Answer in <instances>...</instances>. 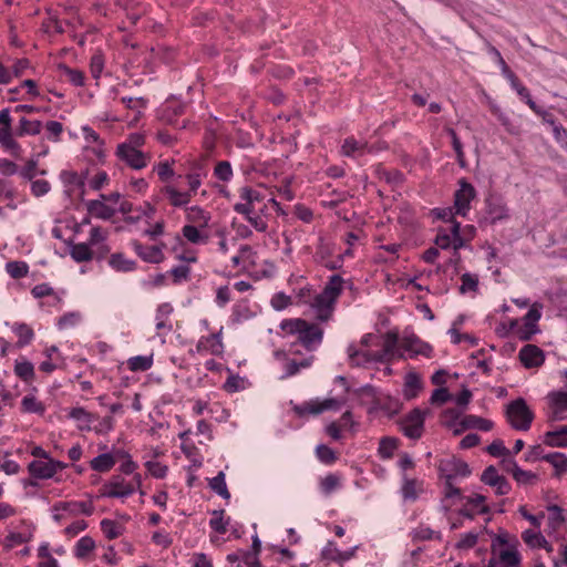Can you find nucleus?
<instances>
[{"instance_id": "f257e3e1", "label": "nucleus", "mask_w": 567, "mask_h": 567, "mask_svg": "<svg viewBox=\"0 0 567 567\" xmlns=\"http://www.w3.org/2000/svg\"><path fill=\"white\" fill-rule=\"evenodd\" d=\"M205 172L195 168L185 175L187 188L168 183L159 188L161 196L173 208H184L186 224L181 229L182 237L194 246L207 245L210 240L212 213L199 205L189 206L203 185Z\"/></svg>"}, {"instance_id": "f03ea898", "label": "nucleus", "mask_w": 567, "mask_h": 567, "mask_svg": "<svg viewBox=\"0 0 567 567\" xmlns=\"http://www.w3.org/2000/svg\"><path fill=\"white\" fill-rule=\"evenodd\" d=\"M344 288V279L339 275L329 277L321 292L311 296L310 289H301L299 298L308 305L315 318L319 322H328L334 312L338 298Z\"/></svg>"}, {"instance_id": "7ed1b4c3", "label": "nucleus", "mask_w": 567, "mask_h": 567, "mask_svg": "<svg viewBox=\"0 0 567 567\" xmlns=\"http://www.w3.org/2000/svg\"><path fill=\"white\" fill-rule=\"evenodd\" d=\"M279 328L285 336L297 337L308 351L316 350L323 339L322 328L301 318L285 319Z\"/></svg>"}, {"instance_id": "20e7f679", "label": "nucleus", "mask_w": 567, "mask_h": 567, "mask_svg": "<svg viewBox=\"0 0 567 567\" xmlns=\"http://www.w3.org/2000/svg\"><path fill=\"white\" fill-rule=\"evenodd\" d=\"M506 419L513 429L527 431L534 420V413L528 408L526 401L519 398L506 406Z\"/></svg>"}, {"instance_id": "39448f33", "label": "nucleus", "mask_w": 567, "mask_h": 567, "mask_svg": "<svg viewBox=\"0 0 567 567\" xmlns=\"http://www.w3.org/2000/svg\"><path fill=\"white\" fill-rule=\"evenodd\" d=\"M93 513L94 505L91 499L59 502L52 507V517L58 523L68 517H75L79 515L91 516Z\"/></svg>"}, {"instance_id": "423d86ee", "label": "nucleus", "mask_w": 567, "mask_h": 567, "mask_svg": "<svg viewBox=\"0 0 567 567\" xmlns=\"http://www.w3.org/2000/svg\"><path fill=\"white\" fill-rule=\"evenodd\" d=\"M0 145L14 157H20L22 154V147L13 138L12 118L9 109L0 111Z\"/></svg>"}, {"instance_id": "0eeeda50", "label": "nucleus", "mask_w": 567, "mask_h": 567, "mask_svg": "<svg viewBox=\"0 0 567 567\" xmlns=\"http://www.w3.org/2000/svg\"><path fill=\"white\" fill-rule=\"evenodd\" d=\"M435 245L441 249L452 248L454 251L466 246V239L461 236V224L456 220H452V225L449 228H439L435 237Z\"/></svg>"}, {"instance_id": "6e6552de", "label": "nucleus", "mask_w": 567, "mask_h": 567, "mask_svg": "<svg viewBox=\"0 0 567 567\" xmlns=\"http://www.w3.org/2000/svg\"><path fill=\"white\" fill-rule=\"evenodd\" d=\"M135 493L134 483H128L123 476L114 475L100 488V497L126 498Z\"/></svg>"}, {"instance_id": "1a4fd4ad", "label": "nucleus", "mask_w": 567, "mask_h": 567, "mask_svg": "<svg viewBox=\"0 0 567 567\" xmlns=\"http://www.w3.org/2000/svg\"><path fill=\"white\" fill-rule=\"evenodd\" d=\"M68 467V464L53 460H33L28 464L29 474L38 480H50L55 476L59 471Z\"/></svg>"}, {"instance_id": "9d476101", "label": "nucleus", "mask_w": 567, "mask_h": 567, "mask_svg": "<svg viewBox=\"0 0 567 567\" xmlns=\"http://www.w3.org/2000/svg\"><path fill=\"white\" fill-rule=\"evenodd\" d=\"M240 202L234 205V210L241 215L254 214L256 210L264 212V207L257 209V205L264 200L261 193L250 186H245L239 189Z\"/></svg>"}, {"instance_id": "9b49d317", "label": "nucleus", "mask_w": 567, "mask_h": 567, "mask_svg": "<svg viewBox=\"0 0 567 567\" xmlns=\"http://www.w3.org/2000/svg\"><path fill=\"white\" fill-rule=\"evenodd\" d=\"M115 156L126 166L135 171L145 168L151 161L150 154L122 144L116 146Z\"/></svg>"}, {"instance_id": "f8f14e48", "label": "nucleus", "mask_w": 567, "mask_h": 567, "mask_svg": "<svg viewBox=\"0 0 567 567\" xmlns=\"http://www.w3.org/2000/svg\"><path fill=\"white\" fill-rule=\"evenodd\" d=\"M342 403V401L334 398L324 399L322 401L317 399L305 402L300 405H293V412L300 417H306L309 415H319L324 411L339 410Z\"/></svg>"}, {"instance_id": "ddd939ff", "label": "nucleus", "mask_w": 567, "mask_h": 567, "mask_svg": "<svg viewBox=\"0 0 567 567\" xmlns=\"http://www.w3.org/2000/svg\"><path fill=\"white\" fill-rule=\"evenodd\" d=\"M458 189L454 194V214L466 217L471 209V202L476 197V190L472 184L462 178Z\"/></svg>"}, {"instance_id": "4468645a", "label": "nucleus", "mask_w": 567, "mask_h": 567, "mask_svg": "<svg viewBox=\"0 0 567 567\" xmlns=\"http://www.w3.org/2000/svg\"><path fill=\"white\" fill-rule=\"evenodd\" d=\"M275 355L278 360L282 361V378L293 377L297 373H299L300 370L308 369L309 367H311L315 359L313 355L296 358V353L289 355L281 351L276 352Z\"/></svg>"}, {"instance_id": "2eb2a0df", "label": "nucleus", "mask_w": 567, "mask_h": 567, "mask_svg": "<svg viewBox=\"0 0 567 567\" xmlns=\"http://www.w3.org/2000/svg\"><path fill=\"white\" fill-rule=\"evenodd\" d=\"M34 528L22 520L17 526L12 527L8 535L4 537L3 547L11 550L14 547L28 544L33 538Z\"/></svg>"}, {"instance_id": "dca6fc26", "label": "nucleus", "mask_w": 567, "mask_h": 567, "mask_svg": "<svg viewBox=\"0 0 567 567\" xmlns=\"http://www.w3.org/2000/svg\"><path fill=\"white\" fill-rule=\"evenodd\" d=\"M424 419L425 412L420 409H414L401 421V431L409 439H420L424 430Z\"/></svg>"}, {"instance_id": "f3484780", "label": "nucleus", "mask_w": 567, "mask_h": 567, "mask_svg": "<svg viewBox=\"0 0 567 567\" xmlns=\"http://www.w3.org/2000/svg\"><path fill=\"white\" fill-rule=\"evenodd\" d=\"M540 308L542 306L538 305V303H534L530 309L528 310V312L524 316L523 318V326H520L517 330H516V337L519 339V340H523V341H527V340H530L533 338V336H535L536 333L539 332V328H538V321L540 319Z\"/></svg>"}, {"instance_id": "a211bd4d", "label": "nucleus", "mask_w": 567, "mask_h": 567, "mask_svg": "<svg viewBox=\"0 0 567 567\" xmlns=\"http://www.w3.org/2000/svg\"><path fill=\"white\" fill-rule=\"evenodd\" d=\"M548 420L563 421L567 419V392L554 391L547 395Z\"/></svg>"}, {"instance_id": "6ab92c4d", "label": "nucleus", "mask_w": 567, "mask_h": 567, "mask_svg": "<svg viewBox=\"0 0 567 567\" xmlns=\"http://www.w3.org/2000/svg\"><path fill=\"white\" fill-rule=\"evenodd\" d=\"M481 480L484 484L495 487V493L499 496L506 495L511 491L508 481L498 474L494 466H488L484 470Z\"/></svg>"}, {"instance_id": "aec40b11", "label": "nucleus", "mask_w": 567, "mask_h": 567, "mask_svg": "<svg viewBox=\"0 0 567 567\" xmlns=\"http://www.w3.org/2000/svg\"><path fill=\"white\" fill-rule=\"evenodd\" d=\"M518 358L526 369H533L543 365L545 353L535 344H526L519 350Z\"/></svg>"}, {"instance_id": "412c9836", "label": "nucleus", "mask_w": 567, "mask_h": 567, "mask_svg": "<svg viewBox=\"0 0 567 567\" xmlns=\"http://www.w3.org/2000/svg\"><path fill=\"white\" fill-rule=\"evenodd\" d=\"M463 499L462 492L453 484V475H445L443 485V507L451 509Z\"/></svg>"}, {"instance_id": "4be33fe9", "label": "nucleus", "mask_w": 567, "mask_h": 567, "mask_svg": "<svg viewBox=\"0 0 567 567\" xmlns=\"http://www.w3.org/2000/svg\"><path fill=\"white\" fill-rule=\"evenodd\" d=\"M255 257L256 252L249 245H241L237 254L230 257L229 267L231 269H247L256 264Z\"/></svg>"}, {"instance_id": "5701e85b", "label": "nucleus", "mask_w": 567, "mask_h": 567, "mask_svg": "<svg viewBox=\"0 0 567 567\" xmlns=\"http://www.w3.org/2000/svg\"><path fill=\"white\" fill-rule=\"evenodd\" d=\"M198 353H210L219 355L224 351V344L221 341L220 332L212 333L207 337H202L196 346Z\"/></svg>"}, {"instance_id": "b1692460", "label": "nucleus", "mask_w": 567, "mask_h": 567, "mask_svg": "<svg viewBox=\"0 0 567 567\" xmlns=\"http://www.w3.org/2000/svg\"><path fill=\"white\" fill-rule=\"evenodd\" d=\"M508 217L506 205L498 198L489 197L486 200V220L491 224L503 220Z\"/></svg>"}, {"instance_id": "393cba45", "label": "nucleus", "mask_w": 567, "mask_h": 567, "mask_svg": "<svg viewBox=\"0 0 567 567\" xmlns=\"http://www.w3.org/2000/svg\"><path fill=\"white\" fill-rule=\"evenodd\" d=\"M109 230L106 228L93 226L90 230V236L86 244H89L91 249L95 247L97 251L103 256L110 251L109 246L105 244Z\"/></svg>"}, {"instance_id": "a878e982", "label": "nucleus", "mask_w": 567, "mask_h": 567, "mask_svg": "<svg viewBox=\"0 0 567 567\" xmlns=\"http://www.w3.org/2000/svg\"><path fill=\"white\" fill-rule=\"evenodd\" d=\"M370 152L371 150L367 142L355 140L354 137L346 138L340 150L341 155L347 157H358Z\"/></svg>"}, {"instance_id": "bb28decb", "label": "nucleus", "mask_w": 567, "mask_h": 567, "mask_svg": "<svg viewBox=\"0 0 567 567\" xmlns=\"http://www.w3.org/2000/svg\"><path fill=\"white\" fill-rule=\"evenodd\" d=\"M187 244L181 235L176 238V244L172 247V251L177 260L195 264L197 262L196 251L189 248Z\"/></svg>"}, {"instance_id": "cd10ccee", "label": "nucleus", "mask_w": 567, "mask_h": 567, "mask_svg": "<svg viewBox=\"0 0 567 567\" xmlns=\"http://www.w3.org/2000/svg\"><path fill=\"white\" fill-rule=\"evenodd\" d=\"M423 388V383L421 377L414 372L410 371L405 374L404 385H403V395L406 400H412L419 395Z\"/></svg>"}, {"instance_id": "c85d7f7f", "label": "nucleus", "mask_w": 567, "mask_h": 567, "mask_svg": "<svg viewBox=\"0 0 567 567\" xmlns=\"http://www.w3.org/2000/svg\"><path fill=\"white\" fill-rule=\"evenodd\" d=\"M68 416L78 422V427L81 431H90L92 430V423L96 420V416L84 408H72L68 412Z\"/></svg>"}, {"instance_id": "c756f323", "label": "nucleus", "mask_w": 567, "mask_h": 567, "mask_svg": "<svg viewBox=\"0 0 567 567\" xmlns=\"http://www.w3.org/2000/svg\"><path fill=\"white\" fill-rule=\"evenodd\" d=\"M87 212L100 219L109 220L115 215V209L106 204L101 197L100 199L86 203Z\"/></svg>"}, {"instance_id": "7c9ffc66", "label": "nucleus", "mask_w": 567, "mask_h": 567, "mask_svg": "<svg viewBox=\"0 0 567 567\" xmlns=\"http://www.w3.org/2000/svg\"><path fill=\"white\" fill-rule=\"evenodd\" d=\"M543 443L550 447H567V425L547 431L543 436Z\"/></svg>"}, {"instance_id": "2f4dec72", "label": "nucleus", "mask_w": 567, "mask_h": 567, "mask_svg": "<svg viewBox=\"0 0 567 567\" xmlns=\"http://www.w3.org/2000/svg\"><path fill=\"white\" fill-rule=\"evenodd\" d=\"M134 249L144 261L158 264L164 259V254L157 246H143L140 243H134Z\"/></svg>"}, {"instance_id": "473e14b6", "label": "nucleus", "mask_w": 567, "mask_h": 567, "mask_svg": "<svg viewBox=\"0 0 567 567\" xmlns=\"http://www.w3.org/2000/svg\"><path fill=\"white\" fill-rule=\"evenodd\" d=\"M466 504L472 506V511L463 509L461 514L468 518H473L475 514H487L489 507L486 505V497L481 494H474L466 498Z\"/></svg>"}, {"instance_id": "72a5a7b5", "label": "nucleus", "mask_w": 567, "mask_h": 567, "mask_svg": "<svg viewBox=\"0 0 567 567\" xmlns=\"http://www.w3.org/2000/svg\"><path fill=\"white\" fill-rule=\"evenodd\" d=\"M357 547H353L349 550L341 551L339 550L333 543H328V545L323 548L321 555L324 559L331 561H347L351 559L355 554Z\"/></svg>"}, {"instance_id": "f704fd0d", "label": "nucleus", "mask_w": 567, "mask_h": 567, "mask_svg": "<svg viewBox=\"0 0 567 567\" xmlns=\"http://www.w3.org/2000/svg\"><path fill=\"white\" fill-rule=\"evenodd\" d=\"M401 493L405 501H415L423 493V483L416 478L404 476Z\"/></svg>"}, {"instance_id": "c9c22d12", "label": "nucleus", "mask_w": 567, "mask_h": 567, "mask_svg": "<svg viewBox=\"0 0 567 567\" xmlns=\"http://www.w3.org/2000/svg\"><path fill=\"white\" fill-rule=\"evenodd\" d=\"M20 411L28 414L43 415L45 413V404L34 393H29L22 398Z\"/></svg>"}, {"instance_id": "e433bc0d", "label": "nucleus", "mask_w": 567, "mask_h": 567, "mask_svg": "<svg viewBox=\"0 0 567 567\" xmlns=\"http://www.w3.org/2000/svg\"><path fill=\"white\" fill-rule=\"evenodd\" d=\"M547 533L549 535L557 533L565 524V516L563 511L557 505L547 507Z\"/></svg>"}, {"instance_id": "4c0bfd02", "label": "nucleus", "mask_w": 567, "mask_h": 567, "mask_svg": "<svg viewBox=\"0 0 567 567\" xmlns=\"http://www.w3.org/2000/svg\"><path fill=\"white\" fill-rule=\"evenodd\" d=\"M543 461L548 462L555 470L554 476L561 477L567 473V455L560 452L545 454Z\"/></svg>"}, {"instance_id": "58836bf2", "label": "nucleus", "mask_w": 567, "mask_h": 567, "mask_svg": "<svg viewBox=\"0 0 567 567\" xmlns=\"http://www.w3.org/2000/svg\"><path fill=\"white\" fill-rule=\"evenodd\" d=\"M491 560L507 567H519L520 555L515 547H506L499 550L497 558Z\"/></svg>"}, {"instance_id": "ea45409f", "label": "nucleus", "mask_w": 567, "mask_h": 567, "mask_svg": "<svg viewBox=\"0 0 567 567\" xmlns=\"http://www.w3.org/2000/svg\"><path fill=\"white\" fill-rule=\"evenodd\" d=\"M61 178L65 185L70 187L71 192L84 193L85 175L79 174L74 171L62 172Z\"/></svg>"}, {"instance_id": "a19ab883", "label": "nucleus", "mask_w": 567, "mask_h": 567, "mask_svg": "<svg viewBox=\"0 0 567 567\" xmlns=\"http://www.w3.org/2000/svg\"><path fill=\"white\" fill-rule=\"evenodd\" d=\"M109 265L112 269L118 272H128L136 268V262L126 258L121 252L112 254L109 258Z\"/></svg>"}, {"instance_id": "79ce46f5", "label": "nucleus", "mask_w": 567, "mask_h": 567, "mask_svg": "<svg viewBox=\"0 0 567 567\" xmlns=\"http://www.w3.org/2000/svg\"><path fill=\"white\" fill-rule=\"evenodd\" d=\"M96 545L91 536L81 537L74 546V556L79 559H87L94 551Z\"/></svg>"}, {"instance_id": "37998d69", "label": "nucleus", "mask_w": 567, "mask_h": 567, "mask_svg": "<svg viewBox=\"0 0 567 567\" xmlns=\"http://www.w3.org/2000/svg\"><path fill=\"white\" fill-rule=\"evenodd\" d=\"M70 255L76 262L91 261L94 252L86 243L71 244Z\"/></svg>"}, {"instance_id": "c03bdc74", "label": "nucleus", "mask_w": 567, "mask_h": 567, "mask_svg": "<svg viewBox=\"0 0 567 567\" xmlns=\"http://www.w3.org/2000/svg\"><path fill=\"white\" fill-rule=\"evenodd\" d=\"M175 159H165L162 162L156 163L153 166V172H155L159 178L161 182L165 183L164 185L168 184L169 179L174 177L175 171H174Z\"/></svg>"}, {"instance_id": "a18cd8bd", "label": "nucleus", "mask_w": 567, "mask_h": 567, "mask_svg": "<svg viewBox=\"0 0 567 567\" xmlns=\"http://www.w3.org/2000/svg\"><path fill=\"white\" fill-rule=\"evenodd\" d=\"M116 463V458L111 453H103L91 460L92 470L101 473L109 472Z\"/></svg>"}, {"instance_id": "49530a36", "label": "nucleus", "mask_w": 567, "mask_h": 567, "mask_svg": "<svg viewBox=\"0 0 567 567\" xmlns=\"http://www.w3.org/2000/svg\"><path fill=\"white\" fill-rule=\"evenodd\" d=\"M348 355L351 365L360 367L377 360L375 355H372L368 351L358 350L354 346H349Z\"/></svg>"}, {"instance_id": "de8ad7c7", "label": "nucleus", "mask_w": 567, "mask_h": 567, "mask_svg": "<svg viewBox=\"0 0 567 567\" xmlns=\"http://www.w3.org/2000/svg\"><path fill=\"white\" fill-rule=\"evenodd\" d=\"M403 347L406 351L411 352L414 355L422 354L424 357H430L432 353V348L427 343L422 342L417 338H408L404 340Z\"/></svg>"}, {"instance_id": "09e8293b", "label": "nucleus", "mask_w": 567, "mask_h": 567, "mask_svg": "<svg viewBox=\"0 0 567 567\" xmlns=\"http://www.w3.org/2000/svg\"><path fill=\"white\" fill-rule=\"evenodd\" d=\"M11 329L18 337V347H24L29 344L34 337L32 328L27 323H14L11 326Z\"/></svg>"}, {"instance_id": "8fccbe9b", "label": "nucleus", "mask_w": 567, "mask_h": 567, "mask_svg": "<svg viewBox=\"0 0 567 567\" xmlns=\"http://www.w3.org/2000/svg\"><path fill=\"white\" fill-rule=\"evenodd\" d=\"M42 130L41 121H31L27 117H21L16 134L18 136L38 135Z\"/></svg>"}, {"instance_id": "3c124183", "label": "nucleus", "mask_w": 567, "mask_h": 567, "mask_svg": "<svg viewBox=\"0 0 567 567\" xmlns=\"http://www.w3.org/2000/svg\"><path fill=\"white\" fill-rule=\"evenodd\" d=\"M101 529L107 539H115L123 535L125 528L122 524L105 518L101 522Z\"/></svg>"}, {"instance_id": "603ef678", "label": "nucleus", "mask_w": 567, "mask_h": 567, "mask_svg": "<svg viewBox=\"0 0 567 567\" xmlns=\"http://www.w3.org/2000/svg\"><path fill=\"white\" fill-rule=\"evenodd\" d=\"M216 236L218 237L216 251L223 258H225L231 249L236 245L235 238H229L225 231V229H219L216 231Z\"/></svg>"}, {"instance_id": "864d4df0", "label": "nucleus", "mask_w": 567, "mask_h": 567, "mask_svg": "<svg viewBox=\"0 0 567 567\" xmlns=\"http://www.w3.org/2000/svg\"><path fill=\"white\" fill-rule=\"evenodd\" d=\"M153 365V354L136 355L127 360V368L132 372L147 371Z\"/></svg>"}, {"instance_id": "5fc2aeb1", "label": "nucleus", "mask_w": 567, "mask_h": 567, "mask_svg": "<svg viewBox=\"0 0 567 567\" xmlns=\"http://www.w3.org/2000/svg\"><path fill=\"white\" fill-rule=\"evenodd\" d=\"M523 542L530 548L537 549L546 544L545 536L536 529H526L522 533Z\"/></svg>"}, {"instance_id": "6e6d98bb", "label": "nucleus", "mask_w": 567, "mask_h": 567, "mask_svg": "<svg viewBox=\"0 0 567 567\" xmlns=\"http://www.w3.org/2000/svg\"><path fill=\"white\" fill-rule=\"evenodd\" d=\"M463 424L467 429H478L481 431H491L494 426L491 420L477 415H465L463 417Z\"/></svg>"}, {"instance_id": "4d7b16f0", "label": "nucleus", "mask_w": 567, "mask_h": 567, "mask_svg": "<svg viewBox=\"0 0 567 567\" xmlns=\"http://www.w3.org/2000/svg\"><path fill=\"white\" fill-rule=\"evenodd\" d=\"M399 441L398 439L385 436L382 437L379 443L378 453L379 456L383 460L391 458L398 449Z\"/></svg>"}, {"instance_id": "13d9d810", "label": "nucleus", "mask_w": 567, "mask_h": 567, "mask_svg": "<svg viewBox=\"0 0 567 567\" xmlns=\"http://www.w3.org/2000/svg\"><path fill=\"white\" fill-rule=\"evenodd\" d=\"M230 518L225 516V511H214L209 526L218 534H225L229 526Z\"/></svg>"}, {"instance_id": "bf43d9fd", "label": "nucleus", "mask_w": 567, "mask_h": 567, "mask_svg": "<svg viewBox=\"0 0 567 567\" xmlns=\"http://www.w3.org/2000/svg\"><path fill=\"white\" fill-rule=\"evenodd\" d=\"M60 74L66 81L75 86H82L84 84V74L78 69H71L64 64L59 65Z\"/></svg>"}, {"instance_id": "052dcab7", "label": "nucleus", "mask_w": 567, "mask_h": 567, "mask_svg": "<svg viewBox=\"0 0 567 567\" xmlns=\"http://www.w3.org/2000/svg\"><path fill=\"white\" fill-rule=\"evenodd\" d=\"M121 102L125 104L128 110L136 113L130 125L136 123L142 115V111L146 106V100L144 97H122Z\"/></svg>"}, {"instance_id": "680f3d73", "label": "nucleus", "mask_w": 567, "mask_h": 567, "mask_svg": "<svg viewBox=\"0 0 567 567\" xmlns=\"http://www.w3.org/2000/svg\"><path fill=\"white\" fill-rule=\"evenodd\" d=\"M209 487L216 494H218L219 496H221L225 499H228L230 497V493L226 485L224 472H219L215 477L209 480Z\"/></svg>"}, {"instance_id": "e2e57ef3", "label": "nucleus", "mask_w": 567, "mask_h": 567, "mask_svg": "<svg viewBox=\"0 0 567 567\" xmlns=\"http://www.w3.org/2000/svg\"><path fill=\"white\" fill-rule=\"evenodd\" d=\"M247 384L248 382L245 378L230 374L224 383L223 388L228 393H235L245 390Z\"/></svg>"}, {"instance_id": "0e129e2a", "label": "nucleus", "mask_w": 567, "mask_h": 567, "mask_svg": "<svg viewBox=\"0 0 567 567\" xmlns=\"http://www.w3.org/2000/svg\"><path fill=\"white\" fill-rule=\"evenodd\" d=\"M6 270L13 279H20L28 275L29 266L24 261H9L6 265Z\"/></svg>"}, {"instance_id": "69168bd1", "label": "nucleus", "mask_w": 567, "mask_h": 567, "mask_svg": "<svg viewBox=\"0 0 567 567\" xmlns=\"http://www.w3.org/2000/svg\"><path fill=\"white\" fill-rule=\"evenodd\" d=\"M413 539L415 540H432L441 539V533L434 530L427 526L420 525L412 533Z\"/></svg>"}, {"instance_id": "338daca9", "label": "nucleus", "mask_w": 567, "mask_h": 567, "mask_svg": "<svg viewBox=\"0 0 567 567\" xmlns=\"http://www.w3.org/2000/svg\"><path fill=\"white\" fill-rule=\"evenodd\" d=\"M84 152L91 162L104 163L105 161V145H85Z\"/></svg>"}, {"instance_id": "774afa93", "label": "nucleus", "mask_w": 567, "mask_h": 567, "mask_svg": "<svg viewBox=\"0 0 567 567\" xmlns=\"http://www.w3.org/2000/svg\"><path fill=\"white\" fill-rule=\"evenodd\" d=\"M214 175L219 181L229 182L234 175L230 163L227 161L218 162L214 168Z\"/></svg>"}]
</instances>
